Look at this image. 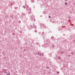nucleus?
Wrapping results in <instances>:
<instances>
[{
    "label": "nucleus",
    "instance_id": "obj_1",
    "mask_svg": "<svg viewBox=\"0 0 75 75\" xmlns=\"http://www.w3.org/2000/svg\"><path fill=\"white\" fill-rule=\"evenodd\" d=\"M52 40H54V37H51Z\"/></svg>",
    "mask_w": 75,
    "mask_h": 75
},
{
    "label": "nucleus",
    "instance_id": "obj_2",
    "mask_svg": "<svg viewBox=\"0 0 75 75\" xmlns=\"http://www.w3.org/2000/svg\"><path fill=\"white\" fill-rule=\"evenodd\" d=\"M3 71L4 72H6V70L5 69H4Z\"/></svg>",
    "mask_w": 75,
    "mask_h": 75
},
{
    "label": "nucleus",
    "instance_id": "obj_3",
    "mask_svg": "<svg viewBox=\"0 0 75 75\" xmlns=\"http://www.w3.org/2000/svg\"><path fill=\"white\" fill-rule=\"evenodd\" d=\"M33 27H34V28H36V26H35V25H34Z\"/></svg>",
    "mask_w": 75,
    "mask_h": 75
},
{
    "label": "nucleus",
    "instance_id": "obj_4",
    "mask_svg": "<svg viewBox=\"0 0 75 75\" xmlns=\"http://www.w3.org/2000/svg\"><path fill=\"white\" fill-rule=\"evenodd\" d=\"M7 75H10V73H8L7 74Z\"/></svg>",
    "mask_w": 75,
    "mask_h": 75
},
{
    "label": "nucleus",
    "instance_id": "obj_5",
    "mask_svg": "<svg viewBox=\"0 0 75 75\" xmlns=\"http://www.w3.org/2000/svg\"><path fill=\"white\" fill-rule=\"evenodd\" d=\"M58 59H61V57H58Z\"/></svg>",
    "mask_w": 75,
    "mask_h": 75
},
{
    "label": "nucleus",
    "instance_id": "obj_6",
    "mask_svg": "<svg viewBox=\"0 0 75 75\" xmlns=\"http://www.w3.org/2000/svg\"><path fill=\"white\" fill-rule=\"evenodd\" d=\"M46 68H47V69H49V67H46Z\"/></svg>",
    "mask_w": 75,
    "mask_h": 75
},
{
    "label": "nucleus",
    "instance_id": "obj_7",
    "mask_svg": "<svg viewBox=\"0 0 75 75\" xmlns=\"http://www.w3.org/2000/svg\"><path fill=\"white\" fill-rule=\"evenodd\" d=\"M57 73L58 74H59V72H57Z\"/></svg>",
    "mask_w": 75,
    "mask_h": 75
},
{
    "label": "nucleus",
    "instance_id": "obj_8",
    "mask_svg": "<svg viewBox=\"0 0 75 75\" xmlns=\"http://www.w3.org/2000/svg\"><path fill=\"white\" fill-rule=\"evenodd\" d=\"M52 47L54 48V45H52Z\"/></svg>",
    "mask_w": 75,
    "mask_h": 75
},
{
    "label": "nucleus",
    "instance_id": "obj_9",
    "mask_svg": "<svg viewBox=\"0 0 75 75\" xmlns=\"http://www.w3.org/2000/svg\"><path fill=\"white\" fill-rule=\"evenodd\" d=\"M69 18V19H71V17H68Z\"/></svg>",
    "mask_w": 75,
    "mask_h": 75
},
{
    "label": "nucleus",
    "instance_id": "obj_10",
    "mask_svg": "<svg viewBox=\"0 0 75 75\" xmlns=\"http://www.w3.org/2000/svg\"><path fill=\"white\" fill-rule=\"evenodd\" d=\"M49 18H51V17L49 16Z\"/></svg>",
    "mask_w": 75,
    "mask_h": 75
},
{
    "label": "nucleus",
    "instance_id": "obj_11",
    "mask_svg": "<svg viewBox=\"0 0 75 75\" xmlns=\"http://www.w3.org/2000/svg\"><path fill=\"white\" fill-rule=\"evenodd\" d=\"M65 4L67 5V3H66Z\"/></svg>",
    "mask_w": 75,
    "mask_h": 75
},
{
    "label": "nucleus",
    "instance_id": "obj_12",
    "mask_svg": "<svg viewBox=\"0 0 75 75\" xmlns=\"http://www.w3.org/2000/svg\"><path fill=\"white\" fill-rule=\"evenodd\" d=\"M23 8H25V6H23Z\"/></svg>",
    "mask_w": 75,
    "mask_h": 75
},
{
    "label": "nucleus",
    "instance_id": "obj_13",
    "mask_svg": "<svg viewBox=\"0 0 75 75\" xmlns=\"http://www.w3.org/2000/svg\"><path fill=\"white\" fill-rule=\"evenodd\" d=\"M65 0V1H67V0Z\"/></svg>",
    "mask_w": 75,
    "mask_h": 75
},
{
    "label": "nucleus",
    "instance_id": "obj_14",
    "mask_svg": "<svg viewBox=\"0 0 75 75\" xmlns=\"http://www.w3.org/2000/svg\"><path fill=\"white\" fill-rule=\"evenodd\" d=\"M35 32H36V33H37V31L35 30Z\"/></svg>",
    "mask_w": 75,
    "mask_h": 75
},
{
    "label": "nucleus",
    "instance_id": "obj_15",
    "mask_svg": "<svg viewBox=\"0 0 75 75\" xmlns=\"http://www.w3.org/2000/svg\"><path fill=\"white\" fill-rule=\"evenodd\" d=\"M44 34V33H42V34Z\"/></svg>",
    "mask_w": 75,
    "mask_h": 75
},
{
    "label": "nucleus",
    "instance_id": "obj_16",
    "mask_svg": "<svg viewBox=\"0 0 75 75\" xmlns=\"http://www.w3.org/2000/svg\"><path fill=\"white\" fill-rule=\"evenodd\" d=\"M42 56H43V54H42Z\"/></svg>",
    "mask_w": 75,
    "mask_h": 75
},
{
    "label": "nucleus",
    "instance_id": "obj_17",
    "mask_svg": "<svg viewBox=\"0 0 75 75\" xmlns=\"http://www.w3.org/2000/svg\"><path fill=\"white\" fill-rule=\"evenodd\" d=\"M31 2H32L33 3V2H34V1H31Z\"/></svg>",
    "mask_w": 75,
    "mask_h": 75
},
{
    "label": "nucleus",
    "instance_id": "obj_18",
    "mask_svg": "<svg viewBox=\"0 0 75 75\" xmlns=\"http://www.w3.org/2000/svg\"><path fill=\"white\" fill-rule=\"evenodd\" d=\"M38 54H40V53H38Z\"/></svg>",
    "mask_w": 75,
    "mask_h": 75
},
{
    "label": "nucleus",
    "instance_id": "obj_19",
    "mask_svg": "<svg viewBox=\"0 0 75 75\" xmlns=\"http://www.w3.org/2000/svg\"><path fill=\"white\" fill-rule=\"evenodd\" d=\"M30 13H31V11H30Z\"/></svg>",
    "mask_w": 75,
    "mask_h": 75
},
{
    "label": "nucleus",
    "instance_id": "obj_20",
    "mask_svg": "<svg viewBox=\"0 0 75 75\" xmlns=\"http://www.w3.org/2000/svg\"><path fill=\"white\" fill-rule=\"evenodd\" d=\"M40 55L41 56V54H40Z\"/></svg>",
    "mask_w": 75,
    "mask_h": 75
},
{
    "label": "nucleus",
    "instance_id": "obj_21",
    "mask_svg": "<svg viewBox=\"0 0 75 75\" xmlns=\"http://www.w3.org/2000/svg\"><path fill=\"white\" fill-rule=\"evenodd\" d=\"M11 18H12V16H11Z\"/></svg>",
    "mask_w": 75,
    "mask_h": 75
},
{
    "label": "nucleus",
    "instance_id": "obj_22",
    "mask_svg": "<svg viewBox=\"0 0 75 75\" xmlns=\"http://www.w3.org/2000/svg\"><path fill=\"white\" fill-rule=\"evenodd\" d=\"M27 7H28V6H27Z\"/></svg>",
    "mask_w": 75,
    "mask_h": 75
},
{
    "label": "nucleus",
    "instance_id": "obj_23",
    "mask_svg": "<svg viewBox=\"0 0 75 75\" xmlns=\"http://www.w3.org/2000/svg\"><path fill=\"white\" fill-rule=\"evenodd\" d=\"M0 75H2V74H0Z\"/></svg>",
    "mask_w": 75,
    "mask_h": 75
},
{
    "label": "nucleus",
    "instance_id": "obj_24",
    "mask_svg": "<svg viewBox=\"0 0 75 75\" xmlns=\"http://www.w3.org/2000/svg\"><path fill=\"white\" fill-rule=\"evenodd\" d=\"M34 21H35V20H34Z\"/></svg>",
    "mask_w": 75,
    "mask_h": 75
},
{
    "label": "nucleus",
    "instance_id": "obj_25",
    "mask_svg": "<svg viewBox=\"0 0 75 75\" xmlns=\"http://www.w3.org/2000/svg\"><path fill=\"white\" fill-rule=\"evenodd\" d=\"M72 54H73L72 53Z\"/></svg>",
    "mask_w": 75,
    "mask_h": 75
}]
</instances>
